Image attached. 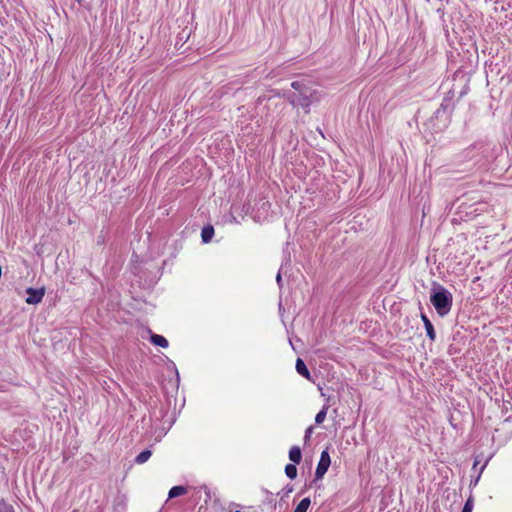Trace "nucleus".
Returning <instances> with one entry per match:
<instances>
[{
	"instance_id": "nucleus-10",
	"label": "nucleus",
	"mask_w": 512,
	"mask_h": 512,
	"mask_svg": "<svg viewBox=\"0 0 512 512\" xmlns=\"http://www.w3.org/2000/svg\"><path fill=\"white\" fill-rule=\"evenodd\" d=\"M186 488L183 486H174L169 491V498H175L185 494Z\"/></svg>"
},
{
	"instance_id": "nucleus-15",
	"label": "nucleus",
	"mask_w": 512,
	"mask_h": 512,
	"mask_svg": "<svg viewBox=\"0 0 512 512\" xmlns=\"http://www.w3.org/2000/svg\"><path fill=\"white\" fill-rule=\"evenodd\" d=\"M474 506V502L472 497H469L463 507L462 512H472Z\"/></svg>"
},
{
	"instance_id": "nucleus-12",
	"label": "nucleus",
	"mask_w": 512,
	"mask_h": 512,
	"mask_svg": "<svg viewBox=\"0 0 512 512\" xmlns=\"http://www.w3.org/2000/svg\"><path fill=\"white\" fill-rule=\"evenodd\" d=\"M151 451L150 450H144L142 451L135 459L136 463L143 464L151 457Z\"/></svg>"
},
{
	"instance_id": "nucleus-18",
	"label": "nucleus",
	"mask_w": 512,
	"mask_h": 512,
	"mask_svg": "<svg viewBox=\"0 0 512 512\" xmlns=\"http://www.w3.org/2000/svg\"><path fill=\"white\" fill-rule=\"evenodd\" d=\"M276 281L278 284H280V282H281V273L280 272H278V274L276 276Z\"/></svg>"
},
{
	"instance_id": "nucleus-6",
	"label": "nucleus",
	"mask_w": 512,
	"mask_h": 512,
	"mask_svg": "<svg viewBox=\"0 0 512 512\" xmlns=\"http://www.w3.org/2000/svg\"><path fill=\"white\" fill-rule=\"evenodd\" d=\"M296 371L303 377H305L306 379L310 380L311 379V376H310V372L309 370L307 369L305 363L303 362L302 359L298 358L296 360Z\"/></svg>"
},
{
	"instance_id": "nucleus-7",
	"label": "nucleus",
	"mask_w": 512,
	"mask_h": 512,
	"mask_svg": "<svg viewBox=\"0 0 512 512\" xmlns=\"http://www.w3.org/2000/svg\"><path fill=\"white\" fill-rule=\"evenodd\" d=\"M301 458H302V455H301L300 448L298 446L291 447V449L289 451V459L293 463L298 464V463H300Z\"/></svg>"
},
{
	"instance_id": "nucleus-4",
	"label": "nucleus",
	"mask_w": 512,
	"mask_h": 512,
	"mask_svg": "<svg viewBox=\"0 0 512 512\" xmlns=\"http://www.w3.org/2000/svg\"><path fill=\"white\" fill-rule=\"evenodd\" d=\"M28 297L26 298V303L30 305H36L40 303L45 295V289H34V288H28L26 290Z\"/></svg>"
},
{
	"instance_id": "nucleus-20",
	"label": "nucleus",
	"mask_w": 512,
	"mask_h": 512,
	"mask_svg": "<svg viewBox=\"0 0 512 512\" xmlns=\"http://www.w3.org/2000/svg\"><path fill=\"white\" fill-rule=\"evenodd\" d=\"M235 512H240V511H235Z\"/></svg>"
},
{
	"instance_id": "nucleus-13",
	"label": "nucleus",
	"mask_w": 512,
	"mask_h": 512,
	"mask_svg": "<svg viewBox=\"0 0 512 512\" xmlns=\"http://www.w3.org/2000/svg\"><path fill=\"white\" fill-rule=\"evenodd\" d=\"M328 411V406H323V408L316 414L315 416V422L317 424H321L325 421L326 415Z\"/></svg>"
},
{
	"instance_id": "nucleus-1",
	"label": "nucleus",
	"mask_w": 512,
	"mask_h": 512,
	"mask_svg": "<svg viewBox=\"0 0 512 512\" xmlns=\"http://www.w3.org/2000/svg\"><path fill=\"white\" fill-rule=\"evenodd\" d=\"M295 92L288 95L289 102L294 106L304 109L305 113H309V108L312 103L319 102L322 94L317 90H312L302 81H294L291 83Z\"/></svg>"
},
{
	"instance_id": "nucleus-19",
	"label": "nucleus",
	"mask_w": 512,
	"mask_h": 512,
	"mask_svg": "<svg viewBox=\"0 0 512 512\" xmlns=\"http://www.w3.org/2000/svg\"><path fill=\"white\" fill-rule=\"evenodd\" d=\"M78 2H81L82 0H77Z\"/></svg>"
},
{
	"instance_id": "nucleus-5",
	"label": "nucleus",
	"mask_w": 512,
	"mask_h": 512,
	"mask_svg": "<svg viewBox=\"0 0 512 512\" xmlns=\"http://www.w3.org/2000/svg\"><path fill=\"white\" fill-rule=\"evenodd\" d=\"M421 319L424 323L427 336L429 337V339L431 341H434L436 338V333H435V330H434V327H433L431 321L428 319V317L425 314L421 315Z\"/></svg>"
},
{
	"instance_id": "nucleus-2",
	"label": "nucleus",
	"mask_w": 512,
	"mask_h": 512,
	"mask_svg": "<svg viewBox=\"0 0 512 512\" xmlns=\"http://www.w3.org/2000/svg\"><path fill=\"white\" fill-rule=\"evenodd\" d=\"M430 301L438 315L444 317L452 308L453 296L446 288L437 285L432 290Z\"/></svg>"
},
{
	"instance_id": "nucleus-14",
	"label": "nucleus",
	"mask_w": 512,
	"mask_h": 512,
	"mask_svg": "<svg viewBox=\"0 0 512 512\" xmlns=\"http://www.w3.org/2000/svg\"><path fill=\"white\" fill-rule=\"evenodd\" d=\"M286 476L290 479H294L297 476V468L294 464H287L285 467Z\"/></svg>"
},
{
	"instance_id": "nucleus-11",
	"label": "nucleus",
	"mask_w": 512,
	"mask_h": 512,
	"mask_svg": "<svg viewBox=\"0 0 512 512\" xmlns=\"http://www.w3.org/2000/svg\"><path fill=\"white\" fill-rule=\"evenodd\" d=\"M311 501L309 498H304L300 501V503L295 508L294 512H307Z\"/></svg>"
},
{
	"instance_id": "nucleus-17",
	"label": "nucleus",
	"mask_w": 512,
	"mask_h": 512,
	"mask_svg": "<svg viewBox=\"0 0 512 512\" xmlns=\"http://www.w3.org/2000/svg\"><path fill=\"white\" fill-rule=\"evenodd\" d=\"M313 431V427L310 426L306 429L305 431V436H304V440L307 442L309 439H310V436H311V433Z\"/></svg>"
},
{
	"instance_id": "nucleus-16",
	"label": "nucleus",
	"mask_w": 512,
	"mask_h": 512,
	"mask_svg": "<svg viewBox=\"0 0 512 512\" xmlns=\"http://www.w3.org/2000/svg\"><path fill=\"white\" fill-rule=\"evenodd\" d=\"M0 512H14V509L7 503L0 502Z\"/></svg>"
},
{
	"instance_id": "nucleus-8",
	"label": "nucleus",
	"mask_w": 512,
	"mask_h": 512,
	"mask_svg": "<svg viewBox=\"0 0 512 512\" xmlns=\"http://www.w3.org/2000/svg\"><path fill=\"white\" fill-rule=\"evenodd\" d=\"M150 339H151V342L156 346H160L162 348L168 347V341L162 335L152 334Z\"/></svg>"
},
{
	"instance_id": "nucleus-3",
	"label": "nucleus",
	"mask_w": 512,
	"mask_h": 512,
	"mask_svg": "<svg viewBox=\"0 0 512 512\" xmlns=\"http://www.w3.org/2000/svg\"><path fill=\"white\" fill-rule=\"evenodd\" d=\"M331 463L330 455L328 451L324 450L321 453L320 460L318 462L316 471H315V477L316 479H322L323 476L326 474L329 466Z\"/></svg>"
},
{
	"instance_id": "nucleus-9",
	"label": "nucleus",
	"mask_w": 512,
	"mask_h": 512,
	"mask_svg": "<svg viewBox=\"0 0 512 512\" xmlns=\"http://www.w3.org/2000/svg\"><path fill=\"white\" fill-rule=\"evenodd\" d=\"M214 235L213 227H205L201 232V237L204 243H208Z\"/></svg>"
}]
</instances>
